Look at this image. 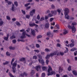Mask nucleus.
<instances>
[{
  "label": "nucleus",
  "mask_w": 77,
  "mask_h": 77,
  "mask_svg": "<svg viewBox=\"0 0 77 77\" xmlns=\"http://www.w3.org/2000/svg\"><path fill=\"white\" fill-rule=\"evenodd\" d=\"M50 56L51 57H52V56H53L54 55H57V56H59V53L57 52V51H56L55 52H54L53 53H51V54H49Z\"/></svg>",
  "instance_id": "3"
},
{
  "label": "nucleus",
  "mask_w": 77,
  "mask_h": 77,
  "mask_svg": "<svg viewBox=\"0 0 77 77\" xmlns=\"http://www.w3.org/2000/svg\"><path fill=\"white\" fill-rule=\"evenodd\" d=\"M68 33V32L66 30H65L63 32V35H66Z\"/></svg>",
  "instance_id": "39"
},
{
  "label": "nucleus",
  "mask_w": 77,
  "mask_h": 77,
  "mask_svg": "<svg viewBox=\"0 0 77 77\" xmlns=\"http://www.w3.org/2000/svg\"><path fill=\"white\" fill-rule=\"evenodd\" d=\"M72 72L75 75H77V72L76 71L74 70L72 71Z\"/></svg>",
  "instance_id": "19"
},
{
  "label": "nucleus",
  "mask_w": 77,
  "mask_h": 77,
  "mask_svg": "<svg viewBox=\"0 0 77 77\" xmlns=\"http://www.w3.org/2000/svg\"><path fill=\"white\" fill-rule=\"evenodd\" d=\"M4 23V22H3L2 21H0V26H2L3 24Z\"/></svg>",
  "instance_id": "35"
},
{
  "label": "nucleus",
  "mask_w": 77,
  "mask_h": 77,
  "mask_svg": "<svg viewBox=\"0 0 77 77\" xmlns=\"http://www.w3.org/2000/svg\"><path fill=\"white\" fill-rule=\"evenodd\" d=\"M50 55H47V56L45 57L46 59H49L50 58Z\"/></svg>",
  "instance_id": "46"
},
{
  "label": "nucleus",
  "mask_w": 77,
  "mask_h": 77,
  "mask_svg": "<svg viewBox=\"0 0 77 77\" xmlns=\"http://www.w3.org/2000/svg\"><path fill=\"white\" fill-rule=\"evenodd\" d=\"M53 36V34L51 33L50 35H49V37H51V38H52Z\"/></svg>",
  "instance_id": "50"
},
{
  "label": "nucleus",
  "mask_w": 77,
  "mask_h": 77,
  "mask_svg": "<svg viewBox=\"0 0 77 77\" xmlns=\"http://www.w3.org/2000/svg\"><path fill=\"white\" fill-rule=\"evenodd\" d=\"M45 74L44 73H43L42 74L41 77H45Z\"/></svg>",
  "instance_id": "42"
},
{
  "label": "nucleus",
  "mask_w": 77,
  "mask_h": 77,
  "mask_svg": "<svg viewBox=\"0 0 77 77\" xmlns=\"http://www.w3.org/2000/svg\"><path fill=\"white\" fill-rule=\"evenodd\" d=\"M12 42H13V43H14V44H15V43H16V42H17V41L15 39L13 40L12 41Z\"/></svg>",
  "instance_id": "49"
},
{
  "label": "nucleus",
  "mask_w": 77,
  "mask_h": 77,
  "mask_svg": "<svg viewBox=\"0 0 77 77\" xmlns=\"http://www.w3.org/2000/svg\"><path fill=\"white\" fill-rule=\"evenodd\" d=\"M53 20H54V18H51L50 19V21H51V22L53 21Z\"/></svg>",
  "instance_id": "62"
},
{
  "label": "nucleus",
  "mask_w": 77,
  "mask_h": 77,
  "mask_svg": "<svg viewBox=\"0 0 77 77\" xmlns=\"http://www.w3.org/2000/svg\"><path fill=\"white\" fill-rule=\"evenodd\" d=\"M62 77H68L67 75H64L62 76Z\"/></svg>",
  "instance_id": "64"
},
{
  "label": "nucleus",
  "mask_w": 77,
  "mask_h": 77,
  "mask_svg": "<svg viewBox=\"0 0 77 77\" xmlns=\"http://www.w3.org/2000/svg\"><path fill=\"white\" fill-rule=\"evenodd\" d=\"M36 11V10L35 9H33L29 13V15L31 16H33V14H35V11Z\"/></svg>",
  "instance_id": "5"
},
{
  "label": "nucleus",
  "mask_w": 77,
  "mask_h": 77,
  "mask_svg": "<svg viewBox=\"0 0 77 77\" xmlns=\"http://www.w3.org/2000/svg\"><path fill=\"white\" fill-rule=\"evenodd\" d=\"M76 25H77V23L75 22H73L72 23V30L73 33H75V32L76 30V29L74 27V26H76Z\"/></svg>",
  "instance_id": "2"
},
{
  "label": "nucleus",
  "mask_w": 77,
  "mask_h": 77,
  "mask_svg": "<svg viewBox=\"0 0 77 77\" xmlns=\"http://www.w3.org/2000/svg\"><path fill=\"white\" fill-rule=\"evenodd\" d=\"M50 12V11L49 10H48L46 12V14H49Z\"/></svg>",
  "instance_id": "56"
},
{
  "label": "nucleus",
  "mask_w": 77,
  "mask_h": 77,
  "mask_svg": "<svg viewBox=\"0 0 77 77\" xmlns=\"http://www.w3.org/2000/svg\"><path fill=\"white\" fill-rule=\"evenodd\" d=\"M35 23L29 24V26L30 27H33L35 26Z\"/></svg>",
  "instance_id": "21"
},
{
  "label": "nucleus",
  "mask_w": 77,
  "mask_h": 77,
  "mask_svg": "<svg viewBox=\"0 0 77 77\" xmlns=\"http://www.w3.org/2000/svg\"><path fill=\"white\" fill-rule=\"evenodd\" d=\"M5 0L6 3H8V5H11L12 3V2L11 1H8V0Z\"/></svg>",
  "instance_id": "14"
},
{
  "label": "nucleus",
  "mask_w": 77,
  "mask_h": 77,
  "mask_svg": "<svg viewBox=\"0 0 77 77\" xmlns=\"http://www.w3.org/2000/svg\"><path fill=\"white\" fill-rule=\"evenodd\" d=\"M67 61L68 62V63H71V60H70V59H67Z\"/></svg>",
  "instance_id": "43"
},
{
  "label": "nucleus",
  "mask_w": 77,
  "mask_h": 77,
  "mask_svg": "<svg viewBox=\"0 0 77 77\" xmlns=\"http://www.w3.org/2000/svg\"><path fill=\"white\" fill-rule=\"evenodd\" d=\"M51 34V32H48L47 33V36H50Z\"/></svg>",
  "instance_id": "47"
},
{
  "label": "nucleus",
  "mask_w": 77,
  "mask_h": 77,
  "mask_svg": "<svg viewBox=\"0 0 77 77\" xmlns=\"http://www.w3.org/2000/svg\"><path fill=\"white\" fill-rule=\"evenodd\" d=\"M26 17L28 19H29L30 17V16L29 15H26Z\"/></svg>",
  "instance_id": "38"
},
{
  "label": "nucleus",
  "mask_w": 77,
  "mask_h": 77,
  "mask_svg": "<svg viewBox=\"0 0 77 77\" xmlns=\"http://www.w3.org/2000/svg\"><path fill=\"white\" fill-rule=\"evenodd\" d=\"M41 63L42 65H44V60H41Z\"/></svg>",
  "instance_id": "41"
},
{
  "label": "nucleus",
  "mask_w": 77,
  "mask_h": 77,
  "mask_svg": "<svg viewBox=\"0 0 77 77\" xmlns=\"http://www.w3.org/2000/svg\"><path fill=\"white\" fill-rule=\"evenodd\" d=\"M9 75H10V76H11V77H14V76H13L12 74H11V73H9Z\"/></svg>",
  "instance_id": "59"
},
{
  "label": "nucleus",
  "mask_w": 77,
  "mask_h": 77,
  "mask_svg": "<svg viewBox=\"0 0 77 77\" xmlns=\"http://www.w3.org/2000/svg\"><path fill=\"white\" fill-rule=\"evenodd\" d=\"M51 13L52 14H54L55 15H57V11H51Z\"/></svg>",
  "instance_id": "13"
},
{
  "label": "nucleus",
  "mask_w": 77,
  "mask_h": 77,
  "mask_svg": "<svg viewBox=\"0 0 77 77\" xmlns=\"http://www.w3.org/2000/svg\"><path fill=\"white\" fill-rule=\"evenodd\" d=\"M33 59H37V57L36 56H34L33 57Z\"/></svg>",
  "instance_id": "51"
},
{
  "label": "nucleus",
  "mask_w": 77,
  "mask_h": 77,
  "mask_svg": "<svg viewBox=\"0 0 77 77\" xmlns=\"http://www.w3.org/2000/svg\"><path fill=\"white\" fill-rule=\"evenodd\" d=\"M14 4L15 6H16V7H18V2L16 1L14 2Z\"/></svg>",
  "instance_id": "32"
},
{
  "label": "nucleus",
  "mask_w": 77,
  "mask_h": 77,
  "mask_svg": "<svg viewBox=\"0 0 77 77\" xmlns=\"http://www.w3.org/2000/svg\"><path fill=\"white\" fill-rule=\"evenodd\" d=\"M68 70L69 71H70L71 70V66H69L68 68Z\"/></svg>",
  "instance_id": "33"
},
{
  "label": "nucleus",
  "mask_w": 77,
  "mask_h": 77,
  "mask_svg": "<svg viewBox=\"0 0 77 77\" xmlns=\"http://www.w3.org/2000/svg\"><path fill=\"white\" fill-rule=\"evenodd\" d=\"M54 32L55 33H57L58 32H59V31L58 30H54Z\"/></svg>",
  "instance_id": "60"
},
{
  "label": "nucleus",
  "mask_w": 77,
  "mask_h": 77,
  "mask_svg": "<svg viewBox=\"0 0 77 77\" xmlns=\"http://www.w3.org/2000/svg\"><path fill=\"white\" fill-rule=\"evenodd\" d=\"M41 68V66L39 65L35 67V68L37 71H39V69H40Z\"/></svg>",
  "instance_id": "11"
},
{
  "label": "nucleus",
  "mask_w": 77,
  "mask_h": 77,
  "mask_svg": "<svg viewBox=\"0 0 77 77\" xmlns=\"http://www.w3.org/2000/svg\"><path fill=\"white\" fill-rule=\"evenodd\" d=\"M15 60V58H13L11 60V65H12V63H13V62H14V61Z\"/></svg>",
  "instance_id": "28"
},
{
  "label": "nucleus",
  "mask_w": 77,
  "mask_h": 77,
  "mask_svg": "<svg viewBox=\"0 0 77 77\" xmlns=\"http://www.w3.org/2000/svg\"><path fill=\"white\" fill-rule=\"evenodd\" d=\"M76 49L75 48H73L71 49V51H75Z\"/></svg>",
  "instance_id": "36"
},
{
  "label": "nucleus",
  "mask_w": 77,
  "mask_h": 77,
  "mask_svg": "<svg viewBox=\"0 0 77 77\" xmlns=\"http://www.w3.org/2000/svg\"><path fill=\"white\" fill-rule=\"evenodd\" d=\"M31 33L32 35H33L34 36H35V31L31 29Z\"/></svg>",
  "instance_id": "10"
},
{
  "label": "nucleus",
  "mask_w": 77,
  "mask_h": 77,
  "mask_svg": "<svg viewBox=\"0 0 77 77\" xmlns=\"http://www.w3.org/2000/svg\"><path fill=\"white\" fill-rule=\"evenodd\" d=\"M68 27L69 28V29H72V26H70L69 25H68Z\"/></svg>",
  "instance_id": "55"
},
{
  "label": "nucleus",
  "mask_w": 77,
  "mask_h": 77,
  "mask_svg": "<svg viewBox=\"0 0 77 77\" xmlns=\"http://www.w3.org/2000/svg\"><path fill=\"white\" fill-rule=\"evenodd\" d=\"M63 11H65L64 14L65 15H67L68 13L69 12V9H68V8H65V9L63 10Z\"/></svg>",
  "instance_id": "4"
},
{
  "label": "nucleus",
  "mask_w": 77,
  "mask_h": 77,
  "mask_svg": "<svg viewBox=\"0 0 77 77\" xmlns=\"http://www.w3.org/2000/svg\"><path fill=\"white\" fill-rule=\"evenodd\" d=\"M42 20H44V18L43 17L41 18L40 21H42Z\"/></svg>",
  "instance_id": "45"
},
{
  "label": "nucleus",
  "mask_w": 77,
  "mask_h": 77,
  "mask_svg": "<svg viewBox=\"0 0 77 77\" xmlns=\"http://www.w3.org/2000/svg\"><path fill=\"white\" fill-rule=\"evenodd\" d=\"M11 11L13 12H14L16 11V7H15V5L14 4H12V6H11Z\"/></svg>",
  "instance_id": "7"
},
{
  "label": "nucleus",
  "mask_w": 77,
  "mask_h": 77,
  "mask_svg": "<svg viewBox=\"0 0 77 77\" xmlns=\"http://www.w3.org/2000/svg\"><path fill=\"white\" fill-rule=\"evenodd\" d=\"M8 63H9V62H8L7 61H6L5 63H3V65H7L8 64Z\"/></svg>",
  "instance_id": "31"
},
{
  "label": "nucleus",
  "mask_w": 77,
  "mask_h": 77,
  "mask_svg": "<svg viewBox=\"0 0 77 77\" xmlns=\"http://www.w3.org/2000/svg\"><path fill=\"white\" fill-rule=\"evenodd\" d=\"M9 48L10 50H14L15 49V47H12V46H10L9 47Z\"/></svg>",
  "instance_id": "23"
},
{
  "label": "nucleus",
  "mask_w": 77,
  "mask_h": 77,
  "mask_svg": "<svg viewBox=\"0 0 77 77\" xmlns=\"http://www.w3.org/2000/svg\"><path fill=\"white\" fill-rule=\"evenodd\" d=\"M16 38V37H15V35H13L10 37V39L12 40L13 39H15Z\"/></svg>",
  "instance_id": "16"
},
{
  "label": "nucleus",
  "mask_w": 77,
  "mask_h": 77,
  "mask_svg": "<svg viewBox=\"0 0 77 77\" xmlns=\"http://www.w3.org/2000/svg\"><path fill=\"white\" fill-rule=\"evenodd\" d=\"M35 74V71L33 70H32L31 71V72L30 73V74L31 75H33V74Z\"/></svg>",
  "instance_id": "22"
},
{
  "label": "nucleus",
  "mask_w": 77,
  "mask_h": 77,
  "mask_svg": "<svg viewBox=\"0 0 77 77\" xmlns=\"http://www.w3.org/2000/svg\"><path fill=\"white\" fill-rule=\"evenodd\" d=\"M30 5V3H28L26 4H25L24 6L25 7H27V6H29V5Z\"/></svg>",
  "instance_id": "30"
},
{
  "label": "nucleus",
  "mask_w": 77,
  "mask_h": 77,
  "mask_svg": "<svg viewBox=\"0 0 77 77\" xmlns=\"http://www.w3.org/2000/svg\"><path fill=\"white\" fill-rule=\"evenodd\" d=\"M48 17H53V14H52L50 13L48 15Z\"/></svg>",
  "instance_id": "34"
},
{
  "label": "nucleus",
  "mask_w": 77,
  "mask_h": 77,
  "mask_svg": "<svg viewBox=\"0 0 77 77\" xmlns=\"http://www.w3.org/2000/svg\"><path fill=\"white\" fill-rule=\"evenodd\" d=\"M59 72H62L63 69H62L60 67H59Z\"/></svg>",
  "instance_id": "26"
},
{
  "label": "nucleus",
  "mask_w": 77,
  "mask_h": 77,
  "mask_svg": "<svg viewBox=\"0 0 77 77\" xmlns=\"http://www.w3.org/2000/svg\"><path fill=\"white\" fill-rule=\"evenodd\" d=\"M21 11H22V12L23 15H25V14H26V11H25L22 10H21Z\"/></svg>",
  "instance_id": "44"
},
{
  "label": "nucleus",
  "mask_w": 77,
  "mask_h": 77,
  "mask_svg": "<svg viewBox=\"0 0 77 77\" xmlns=\"http://www.w3.org/2000/svg\"><path fill=\"white\" fill-rule=\"evenodd\" d=\"M37 18L38 20H40V16H39V15H38L37 17Z\"/></svg>",
  "instance_id": "52"
},
{
  "label": "nucleus",
  "mask_w": 77,
  "mask_h": 77,
  "mask_svg": "<svg viewBox=\"0 0 77 77\" xmlns=\"http://www.w3.org/2000/svg\"><path fill=\"white\" fill-rule=\"evenodd\" d=\"M69 45L70 47H74V46L75 45L74 44V43H71Z\"/></svg>",
  "instance_id": "27"
},
{
  "label": "nucleus",
  "mask_w": 77,
  "mask_h": 77,
  "mask_svg": "<svg viewBox=\"0 0 77 77\" xmlns=\"http://www.w3.org/2000/svg\"><path fill=\"white\" fill-rule=\"evenodd\" d=\"M6 55L7 56H11V54L7 51L6 53Z\"/></svg>",
  "instance_id": "29"
},
{
  "label": "nucleus",
  "mask_w": 77,
  "mask_h": 77,
  "mask_svg": "<svg viewBox=\"0 0 77 77\" xmlns=\"http://www.w3.org/2000/svg\"><path fill=\"white\" fill-rule=\"evenodd\" d=\"M26 31H24L23 32L22 35L20 37V38L21 39H24V38H26Z\"/></svg>",
  "instance_id": "6"
},
{
  "label": "nucleus",
  "mask_w": 77,
  "mask_h": 77,
  "mask_svg": "<svg viewBox=\"0 0 77 77\" xmlns=\"http://www.w3.org/2000/svg\"><path fill=\"white\" fill-rule=\"evenodd\" d=\"M48 76L51 75L53 74L54 75L56 74V72L54 71H52V68L50 66H48Z\"/></svg>",
  "instance_id": "1"
},
{
  "label": "nucleus",
  "mask_w": 77,
  "mask_h": 77,
  "mask_svg": "<svg viewBox=\"0 0 77 77\" xmlns=\"http://www.w3.org/2000/svg\"><path fill=\"white\" fill-rule=\"evenodd\" d=\"M37 56L38 57H39V59H42V56H41V55H38Z\"/></svg>",
  "instance_id": "37"
},
{
  "label": "nucleus",
  "mask_w": 77,
  "mask_h": 77,
  "mask_svg": "<svg viewBox=\"0 0 77 77\" xmlns=\"http://www.w3.org/2000/svg\"><path fill=\"white\" fill-rule=\"evenodd\" d=\"M60 55L61 56H63L64 54V53L63 52H60Z\"/></svg>",
  "instance_id": "58"
},
{
  "label": "nucleus",
  "mask_w": 77,
  "mask_h": 77,
  "mask_svg": "<svg viewBox=\"0 0 77 77\" xmlns=\"http://www.w3.org/2000/svg\"><path fill=\"white\" fill-rule=\"evenodd\" d=\"M17 60H16L13 64L12 63V68H15L17 66Z\"/></svg>",
  "instance_id": "8"
},
{
  "label": "nucleus",
  "mask_w": 77,
  "mask_h": 77,
  "mask_svg": "<svg viewBox=\"0 0 77 77\" xmlns=\"http://www.w3.org/2000/svg\"><path fill=\"white\" fill-rule=\"evenodd\" d=\"M12 68L13 69V72L14 73H15L17 70L16 69V68L15 67H12Z\"/></svg>",
  "instance_id": "17"
},
{
  "label": "nucleus",
  "mask_w": 77,
  "mask_h": 77,
  "mask_svg": "<svg viewBox=\"0 0 77 77\" xmlns=\"http://www.w3.org/2000/svg\"><path fill=\"white\" fill-rule=\"evenodd\" d=\"M48 62H49V60H46V63L47 65L48 64Z\"/></svg>",
  "instance_id": "53"
},
{
  "label": "nucleus",
  "mask_w": 77,
  "mask_h": 77,
  "mask_svg": "<svg viewBox=\"0 0 77 77\" xmlns=\"http://www.w3.org/2000/svg\"><path fill=\"white\" fill-rule=\"evenodd\" d=\"M16 24L18 26H21V24L19 23L18 21H17L16 22Z\"/></svg>",
  "instance_id": "24"
},
{
  "label": "nucleus",
  "mask_w": 77,
  "mask_h": 77,
  "mask_svg": "<svg viewBox=\"0 0 77 77\" xmlns=\"http://www.w3.org/2000/svg\"><path fill=\"white\" fill-rule=\"evenodd\" d=\"M57 11L58 12V13H60V12H61V11H60V10L59 9H57Z\"/></svg>",
  "instance_id": "57"
},
{
  "label": "nucleus",
  "mask_w": 77,
  "mask_h": 77,
  "mask_svg": "<svg viewBox=\"0 0 77 77\" xmlns=\"http://www.w3.org/2000/svg\"><path fill=\"white\" fill-rule=\"evenodd\" d=\"M9 34H7V37H4V39L6 41H8V38H9Z\"/></svg>",
  "instance_id": "15"
},
{
  "label": "nucleus",
  "mask_w": 77,
  "mask_h": 77,
  "mask_svg": "<svg viewBox=\"0 0 77 77\" xmlns=\"http://www.w3.org/2000/svg\"><path fill=\"white\" fill-rule=\"evenodd\" d=\"M42 36L39 35L37 36V38L38 39H39V38H42Z\"/></svg>",
  "instance_id": "40"
},
{
  "label": "nucleus",
  "mask_w": 77,
  "mask_h": 77,
  "mask_svg": "<svg viewBox=\"0 0 77 77\" xmlns=\"http://www.w3.org/2000/svg\"><path fill=\"white\" fill-rule=\"evenodd\" d=\"M65 18L67 19V20H69V16L68 15H65Z\"/></svg>",
  "instance_id": "25"
},
{
  "label": "nucleus",
  "mask_w": 77,
  "mask_h": 77,
  "mask_svg": "<svg viewBox=\"0 0 77 77\" xmlns=\"http://www.w3.org/2000/svg\"><path fill=\"white\" fill-rule=\"evenodd\" d=\"M50 24L48 23H46L45 25V29H48V28H49V26Z\"/></svg>",
  "instance_id": "9"
},
{
  "label": "nucleus",
  "mask_w": 77,
  "mask_h": 77,
  "mask_svg": "<svg viewBox=\"0 0 77 77\" xmlns=\"http://www.w3.org/2000/svg\"><path fill=\"white\" fill-rule=\"evenodd\" d=\"M51 7L52 9H54V8H55V6H54V5H52Z\"/></svg>",
  "instance_id": "63"
},
{
  "label": "nucleus",
  "mask_w": 77,
  "mask_h": 77,
  "mask_svg": "<svg viewBox=\"0 0 77 77\" xmlns=\"http://www.w3.org/2000/svg\"><path fill=\"white\" fill-rule=\"evenodd\" d=\"M28 75L27 73H26L25 72H24L23 73H21L20 75L22 77H23V76H24V75L25 76H27Z\"/></svg>",
  "instance_id": "12"
},
{
  "label": "nucleus",
  "mask_w": 77,
  "mask_h": 77,
  "mask_svg": "<svg viewBox=\"0 0 77 77\" xmlns=\"http://www.w3.org/2000/svg\"><path fill=\"white\" fill-rule=\"evenodd\" d=\"M7 19L8 20H11V17L9 16H7Z\"/></svg>",
  "instance_id": "48"
},
{
  "label": "nucleus",
  "mask_w": 77,
  "mask_h": 77,
  "mask_svg": "<svg viewBox=\"0 0 77 77\" xmlns=\"http://www.w3.org/2000/svg\"><path fill=\"white\" fill-rule=\"evenodd\" d=\"M36 47H37V48H39V45L38 44H36Z\"/></svg>",
  "instance_id": "61"
},
{
  "label": "nucleus",
  "mask_w": 77,
  "mask_h": 77,
  "mask_svg": "<svg viewBox=\"0 0 77 77\" xmlns=\"http://www.w3.org/2000/svg\"><path fill=\"white\" fill-rule=\"evenodd\" d=\"M20 61H21V62H24V61H26V58H22L19 60Z\"/></svg>",
  "instance_id": "18"
},
{
  "label": "nucleus",
  "mask_w": 77,
  "mask_h": 77,
  "mask_svg": "<svg viewBox=\"0 0 77 77\" xmlns=\"http://www.w3.org/2000/svg\"><path fill=\"white\" fill-rule=\"evenodd\" d=\"M31 8V6H30L28 7H27L26 8V10H29V9H30Z\"/></svg>",
  "instance_id": "54"
},
{
  "label": "nucleus",
  "mask_w": 77,
  "mask_h": 77,
  "mask_svg": "<svg viewBox=\"0 0 77 77\" xmlns=\"http://www.w3.org/2000/svg\"><path fill=\"white\" fill-rule=\"evenodd\" d=\"M48 67L47 66H44L42 67V69L43 71H47V69Z\"/></svg>",
  "instance_id": "20"
}]
</instances>
